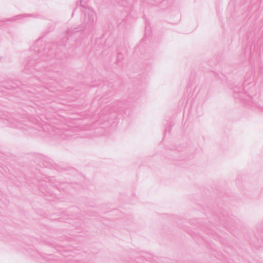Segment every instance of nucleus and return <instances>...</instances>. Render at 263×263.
<instances>
[{
  "mask_svg": "<svg viewBox=\"0 0 263 263\" xmlns=\"http://www.w3.org/2000/svg\"><path fill=\"white\" fill-rule=\"evenodd\" d=\"M262 83V78L258 76L255 77L254 70L251 68L245 76L243 88L240 90L234 89L235 97L249 105L260 107L258 101Z\"/></svg>",
  "mask_w": 263,
  "mask_h": 263,
  "instance_id": "obj_1",
  "label": "nucleus"
},
{
  "mask_svg": "<svg viewBox=\"0 0 263 263\" xmlns=\"http://www.w3.org/2000/svg\"><path fill=\"white\" fill-rule=\"evenodd\" d=\"M96 18V13L91 8L86 9L84 12V18L83 21L82 27L85 29H89L92 28ZM82 28L79 29L77 27L69 29L67 31L66 40L68 41H72L75 40L77 41L78 37L81 35Z\"/></svg>",
  "mask_w": 263,
  "mask_h": 263,
  "instance_id": "obj_2",
  "label": "nucleus"
},
{
  "mask_svg": "<svg viewBox=\"0 0 263 263\" xmlns=\"http://www.w3.org/2000/svg\"><path fill=\"white\" fill-rule=\"evenodd\" d=\"M70 252L66 257V261L69 263H98L97 256L93 253L83 252Z\"/></svg>",
  "mask_w": 263,
  "mask_h": 263,
  "instance_id": "obj_3",
  "label": "nucleus"
},
{
  "mask_svg": "<svg viewBox=\"0 0 263 263\" xmlns=\"http://www.w3.org/2000/svg\"><path fill=\"white\" fill-rule=\"evenodd\" d=\"M129 263H160L147 252L136 253Z\"/></svg>",
  "mask_w": 263,
  "mask_h": 263,
  "instance_id": "obj_4",
  "label": "nucleus"
},
{
  "mask_svg": "<svg viewBox=\"0 0 263 263\" xmlns=\"http://www.w3.org/2000/svg\"><path fill=\"white\" fill-rule=\"evenodd\" d=\"M2 118L6 121L10 126L13 127L27 129V128L26 127V126H28L27 125L20 122L16 119L14 117H12L11 115H5L3 116Z\"/></svg>",
  "mask_w": 263,
  "mask_h": 263,
  "instance_id": "obj_5",
  "label": "nucleus"
},
{
  "mask_svg": "<svg viewBox=\"0 0 263 263\" xmlns=\"http://www.w3.org/2000/svg\"><path fill=\"white\" fill-rule=\"evenodd\" d=\"M52 255H47L43 254H40L39 258H41L45 261H50L52 259Z\"/></svg>",
  "mask_w": 263,
  "mask_h": 263,
  "instance_id": "obj_6",
  "label": "nucleus"
},
{
  "mask_svg": "<svg viewBox=\"0 0 263 263\" xmlns=\"http://www.w3.org/2000/svg\"><path fill=\"white\" fill-rule=\"evenodd\" d=\"M61 130H59L58 131V134H59V135H60V136H61V137H62V138H63V139L65 138V137H66V136H72V135L70 134V132L69 130H65V131L64 132V133H63L62 135V134H60V133H61Z\"/></svg>",
  "mask_w": 263,
  "mask_h": 263,
  "instance_id": "obj_7",
  "label": "nucleus"
},
{
  "mask_svg": "<svg viewBox=\"0 0 263 263\" xmlns=\"http://www.w3.org/2000/svg\"><path fill=\"white\" fill-rule=\"evenodd\" d=\"M63 245H64V243H63L62 245H53V247L55 248L58 251H62L61 250H60V248H62V247H64L63 246Z\"/></svg>",
  "mask_w": 263,
  "mask_h": 263,
  "instance_id": "obj_8",
  "label": "nucleus"
},
{
  "mask_svg": "<svg viewBox=\"0 0 263 263\" xmlns=\"http://www.w3.org/2000/svg\"><path fill=\"white\" fill-rule=\"evenodd\" d=\"M23 16L24 15H17V16H15L13 17L12 19L13 20H17L18 18H21L23 17Z\"/></svg>",
  "mask_w": 263,
  "mask_h": 263,
  "instance_id": "obj_9",
  "label": "nucleus"
},
{
  "mask_svg": "<svg viewBox=\"0 0 263 263\" xmlns=\"http://www.w3.org/2000/svg\"><path fill=\"white\" fill-rule=\"evenodd\" d=\"M34 51H35V52H36L38 54H40V53H41V49H36V48H35L34 49Z\"/></svg>",
  "mask_w": 263,
  "mask_h": 263,
  "instance_id": "obj_10",
  "label": "nucleus"
},
{
  "mask_svg": "<svg viewBox=\"0 0 263 263\" xmlns=\"http://www.w3.org/2000/svg\"><path fill=\"white\" fill-rule=\"evenodd\" d=\"M251 245H254V246H256V247H258V244H256V242H254V241H252V242H251Z\"/></svg>",
  "mask_w": 263,
  "mask_h": 263,
  "instance_id": "obj_11",
  "label": "nucleus"
},
{
  "mask_svg": "<svg viewBox=\"0 0 263 263\" xmlns=\"http://www.w3.org/2000/svg\"><path fill=\"white\" fill-rule=\"evenodd\" d=\"M88 1H89V0H81L80 2H81V4H82V3H85L87 2Z\"/></svg>",
  "mask_w": 263,
  "mask_h": 263,
  "instance_id": "obj_12",
  "label": "nucleus"
},
{
  "mask_svg": "<svg viewBox=\"0 0 263 263\" xmlns=\"http://www.w3.org/2000/svg\"><path fill=\"white\" fill-rule=\"evenodd\" d=\"M44 53H47V52L46 51V50H45L44 51V53H43V54H44Z\"/></svg>",
  "mask_w": 263,
  "mask_h": 263,
  "instance_id": "obj_13",
  "label": "nucleus"
},
{
  "mask_svg": "<svg viewBox=\"0 0 263 263\" xmlns=\"http://www.w3.org/2000/svg\"><path fill=\"white\" fill-rule=\"evenodd\" d=\"M119 58H120V54H118L117 58L119 59Z\"/></svg>",
  "mask_w": 263,
  "mask_h": 263,
  "instance_id": "obj_14",
  "label": "nucleus"
},
{
  "mask_svg": "<svg viewBox=\"0 0 263 263\" xmlns=\"http://www.w3.org/2000/svg\"><path fill=\"white\" fill-rule=\"evenodd\" d=\"M43 54H41L40 56L41 57H43Z\"/></svg>",
  "mask_w": 263,
  "mask_h": 263,
  "instance_id": "obj_15",
  "label": "nucleus"
},
{
  "mask_svg": "<svg viewBox=\"0 0 263 263\" xmlns=\"http://www.w3.org/2000/svg\"><path fill=\"white\" fill-rule=\"evenodd\" d=\"M40 190L42 191V189L41 188V187H40Z\"/></svg>",
  "mask_w": 263,
  "mask_h": 263,
  "instance_id": "obj_16",
  "label": "nucleus"
},
{
  "mask_svg": "<svg viewBox=\"0 0 263 263\" xmlns=\"http://www.w3.org/2000/svg\"><path fill=\"white\" fill-rule=\"evenodd\" d=\"M38 42H39V41H36V43H35V44H37V43H38Z\"/></svg>",
  "mask_w": 263,
  "mask_h": 263,
  "instance_id": "obj_17",
  "label": "nucleus"
},
{
  "mask_svg": "<svg viewBox=\"0 0 263 263\" xmlns=\"http://www.w3.org/2000/svg\"><path fill=\"white\" fill-rule=\"evenodd\" d=\"M47 46L49 47H50V45H47Z\"/></svg>",
  "mask_w": 263,
  "mask_h": 263,
  "instance_id": "obj_18",
  "label": "nucleus"
},
{
  "mask_svg": "<svg viewBox=\"0 0 263 263\" xmlns=\"http://www.w3.org/2000/svg\"><path fill=\"white\" fill-rule=\"evenodd\" d=\"M116 109L114 108V109H112L113 110H116Z\"/></svg>",
  "mask_w": 263,
  "mask_h": 263,
  "instance_id": "obj_19",
  "label": "nucleus"
},
{
  "mask_svg": "<svg viewBox=\"0 0 263 263\" xmlns=\"http://www.w3.org/2000/svg\"><path fill=\"white\" fill-rule=\"evenodd\" d=\"M261 111H263V108H261Z\"/></svg>",
  "mask_w": 263,
  "mask_h": 263,
  "instance_id": "obj_20",
  "label": "nucleus"
}]
</instances>
